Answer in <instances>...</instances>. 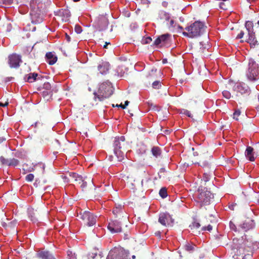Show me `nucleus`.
Wrapping results in <instances>:
<instances>
[{
  "instance_id": "28",
  "label": "nucleus",
  "mask_w": 259,
  "mask_h": 259,
  "mask_svg": "<svg viewBox=\"0 0 259 259\" xmlns=\"http://www.w3.org/2000/svg\"><path fill=\"white\" fill-rule=\"evenodd\" d=\"M19 164V161L16 158H12L9 159L8 166H16Z\"/></svg>"
},
{
  "instance_id": "45",
  "label": "nucleus",
  "mask_w": 259,
  "mask_h": 259,
  "mask_svg": "<svg viewBox=\"0 0 259 259\" xmlns=\"http://www.w3.org/2000/svg\"><path fill=\"white\" fill-rule=\"evenodd\" d=\"M212 229V226L210 225H208L207 227H203L201 229L202 231L207 230L210 231Z\"/></svg>"
},
{
  "instance_id": "42",
  "label": "nucleus",
  "mask_w": 259,
  "mask_h": 259,
  "mask_svg": "<svg viewBox=\"0 0 259 259\" xmlns=\"http://www.w3.org/2000/svg\"><path fill=\"white\" fill-rule=\"evenodd\" d=\"M240 115V111L239 110H236L233 113V118L238 120V116Z\"/></svg>"
},
{
  "instance_id": "53",
  "label": "nucleus",
  "mask_w": 259,
  "mask_h": 259,
  "mask_svg": "<svg viewBox=\"0 0 259 259\" xmlns=\"http://www.w3.org/2000/svg\"><path fill=\"white\" fill-rule=\"evenodd\" d=\"M152 41V39L150 37H148L146 39V43H150Z\"/></svg>"
},
{
  "instance_id": "38",
  "label": "nucleus",
  "mask_w": 259,
  "mask_h": 259,
  "mask_svg": "<svg viewBox=\"0 0 259 259\" xmlns=\"http://www.w3.org/2000/svg\"><path fill=\"white\" fill-rule=\"evenodd\" d=\"M222 94L224 97L227 99H229L231 97V94L228 91L224 90L223 91Z\"/></svg>"
},
{
  "instance_id": "2",
  "label": "nucleus",
  "mask_w": 259,
  "mask_h": 259,
  "mask_svg": "<svg viewBox=\"0 0 259 259\" xmlns=\"http://www.w3.org/2000/svg\"><path fill=\"white\" fill-rule=\"evenodd\" d=\"M187 32L184 31L182 34L185 36L190 38L201 36L205 31L206 26L200 21H195L189 26L185 28Z\"/></svg>"
},
{
  "instance_id": "54",
  "label": "nucleus",
  "mask_w": 259,
  "mask_h": 259,
  "mask_svg": "<svg viewBox=\"0 0 259 259\" xmlns=\"http://www.w3.org/2000/svg\"><path fill=\"white\" fill-rule=\"evenodd\" d=\"M255 151L256 154L259 155V144L256 146Z\"/></svg>"
},
{
  "instance_id": "27",
  "label": "nucleus",
  "mask_w": 259,
  "mask_h": 259,
  "mask_svg": "<svg viewBox=\"0 0 259 259\" xmlns=\"http://www.w3.org/2000/svg\"><path fill=\"white\" fill-rule=\"evenodd\" d=\"M27 212L29 217L32 221L35 222L37 220L36 216H35V213L34 210L32 208H28L27 209Z\"/></svg>"
},
{
  "instance_id": "55",
  "label": "nucleus",
  "mask_w": 259,
  "mask_h": 259,
  "mask_svg": "<svg viewBox=\"0 0 259 259\" xmlns=\"http://www.w3.org/2000/svg\"><path fill=\"white\" fill-rule=\"evenodd\" d=\"M174 23V20H172V19H170V22H169V25L170 26H171L172 27L173 26V24Z\"/></svg>"
},
{
  "instance_id": "29",
  "label": "nucleus",
  "mask_w": 259,
  "mask_h": 259,
  "mask_svg": "<svg viewBox=\"0 0 259 259\" xmlns=\"http://www.w3.org/2000/svg\"><path fill=\"white\" fill-rule=\"evenodd\" d=\"M112 212L115 215L116 218H118V215L122 212L121 206H119L118 207L113 208Z\"/></svg>"
},
{
  "instance_id": "43",
  "label": "nucleus",
  "mask_w": 259,
  "mask_h": 259,
  "mask_svg": "<svg viewBox=\"0 0 259 259\" xmlns=\"http://www.w3.org/2000/svg\"><path fill=\"white\" fill-rule=\"evenodd\" d=\"M75 31L77 33L79 34L82 32V28L79 25H76L74 28Z\"/></svg>"
},
{
  "instance_id": "33",
  "label": "nucleus",
  "mask_w": 259,
  "mask_h": 259,
  "mask_svg": "<svg viewBox=\"0 0 259 259\" xmlns=\"http://www.w3.org/2000/svg\"><path fill=\"white\" fill-rule=\"evenodd\" d=\"M159 194L162 198H165L167 196L166 189L165 188H162L160 190Z\"/></svg>"
},
{
  "instance_id": "60",
  "label": "nucleus",
  "mask_w": 259,
  "mask_h": 259,
  "mask_svg": "<svg viewBox=\"0 0 259 259\" xmlns=\"http://www.w3.org/2000/svg\"><path fill=\"white\" fill-rule=\"evenodd\" d=\"M155 235L157 236L160 237V232L159 231H158L155 233Z\"/></svg>"
},
{
  "instance_id": "17",
  "label": "nucleus",
  "mask_w": 259,
  "mask_h": 259,
  "mask_svg": "<svg viewBox=\"0 0 259 259\" xmlns=\"http://www.w3.org/2000/svg\"><path fill=\"white\" fill-rule=\"evenodd\" d=\"M254 153V149L252 147H247L245 152V155L249 161H253L255 160Z\"/></svg>"
},
{
  "instance_id": "59",
  "label": "nucleus",
  "mask_w": 259,
  "mask_h": 259,
  "mask_svg": "<svg viewBox=\"0 0 259 259\" xmlns=\"http://www.w3.org/2000/svg\"><path fill=\"white\" fill-rule=\"evenodd\" d=\"M66 38L68 41H70V37L69 35H68L67 34H66Z\"/></svg>"
},
{
  "instance_id": "5",
  "label": "nucleus",
  "mask_w": 259,
  "mask_h": 259,
  "mask_svg": "<svg viewBox=\"0 0 259 259\" xmlns=\"http://www.w3.org/2000/svg\"><path fill=\"white\" fill-rule=\"evenodd\" d=\"M113 93V89L110 83H103L99 88L98 93H94L95 98H98L100 101L110 97Z\"/></svg>"
},
{
  "instance_id": "37",
  "label": "nucleus",
  "mask_w": 259,
  "mask_h": 259,
  "mask_svg": "<svg viewBox=\"0 0 259 259\" xmlns=\"http://www.w3.org/2000/svg\"><path fill=\"white\" fill-rule=\"evenodd\" d=\"M34 169L39 167L41 169V171H43L45 169V164L41 162L38 163L34 165Z\"/></svg>"
},
{
  "instance_id": "3",
  "label": "nucleus",
  "mask_w": 259,
  "mask_h": 259,
  "mask_svg": "<svg viewBox=\"0 0 259 259\" xmlns=\"http://www.w3.org/2000/svg\"><path fill=\"white\" fill-rule=\"evenodd\" d=\"M213 198L212 193L207 191L206 188L200 187L198 189V192L195 197V201L198 203L200 207L209 204L210 200Z\"/></svg>"
},
{
  "instance_id": "16",
  "label": "nucleus",
  "mask_w": 259,
  "mask_h": 259,
  "mask_svg": "<svg viewBox=\"0 0 259 259\" xmlns=\"http://www.w3.org/2000/svg\"><path fill=\"white\" fill-rule=\"evenodd\" d=\"M110 67V64L108 62L102 61L98 66V69L102 74H106Z\"/></svg>"
},
{
  "instance_id": "8",
  "label": "nucleus",
  "mask_w": 259,
  "mask_h": 259,
  "mask_svg": "<svg viewBox=\"0 0 259 259\" xmlns=\"http://www.w3.org/2000/svg\"><path fill=\"white\" fill-rule=\"evenodd\" d=\"M258 64L253 60L249 61L248 72L247 73L248 79L251 81L256 80L258 78Z\"/></svg>"
},
{
  "instance_id": "6",
  "label": "nucleus",
  "mask_w": 259,
  "mask_h": 259,
  "mask_svg": "<svg viewBox=\"0 0 259 259\" xmlns=\"http://www.w3.org/2000/svg\"><path fill=\"white\" fill-rule=\"evenodd\" d=\"M78 217L82 222L84 226L91 227L95 225L97 217L89 211H81L78 214Z\"/></svg>"
},
{
  "instance_id": "32",
  "label": "nucleus",
  "mask_w": 259,
  "mask_h": 259,
  "mask_svg": "<svg viewBox=\"0 0 259 259\" xmlns=\"http://www.w3.org/2000/svg\"><path fill=\"white\" fill-rule=\"evenodd\" d=\"M194 246L193 244L187 243L185 245V249L189 252H192L194 250Z\"/></svg>"
},
{
  "instance_id": "1",
  "label": "nucleus",
  "mask_w": 259,
  "mask_h": 259,
  "mask_svg": "<svg viewBox=\"0 0 259 259\" xmlns=\"http://www.w3.org/2000/svg\"><path fill=\"white\" fill-rule=\"evenodd\" d=\"M248 241L243 238H234L233 240L231 254L234 259H238V256L243 254L245 251H249L250 247L247 244Z\"/></svg>"
},
{
  "instance_id": "41",
  "label": "nucleus",
  "mask_w": 259,
  "mask_h": 259,
  "mask_svg": "<svg viewBox=\"0 0 259 259\" xmlns=\"http://www.w3.org/2000/svg\"><path fill=\"white\" fill-rule=\"evenodd\" d=\"M34 179V176L33 174H30L27 175L25 177V180L27 182H32Z\"/></svg>"
},
{
  "instance_id": "11",
  "label": "nucleus",
  "mask_w": 259,
  "mask_h": 259,
  "mask_svg": "<svg viewBox=\"0 0 259 259\" xmlns=\"http://www.w3.org/2000/svg\"><path fill=\"white\" fill-rule=\"evenodd\" d=\"M108 229L112 233H119L121 231V223L115 220L111 221L107 226Z\"/></svg>"
},
{
  "instance_id": "22",
  "label": "nucleus",
  "mask_w": 259,
  "mask_h": 259,
  "mask_svg": "<svg viewBox=\"0 0 259 259\" xmlns=\"http://www.w3.org/2000/svg\"><path fill=\"white\" fill-rule=\"evenodd\" d=\"M38 76V74L36 73H30L28 74H27L24 77V79L25 81L28 82H33L34 81L37 80V77Z\"/></svg>"
},
{
  "instance_id": "36",
  "label": "nucleus",
  "mask_w": 259,
  "mask_h": 259,
  "mask_svg": "<svg viewBox=\"0 0 259 259\" xmlns=\"http://www.w3.org/2000/svg\"><path fill=\"white\" fill-rule=\"evenodd\" d=\"M51 85L49 82H45L43 85V89L45 90L48 91V93H50V91H51Z\"/></svg>"
},
{
  "instance_id": "46",
  "label": "nucleus",
  "mask_w": 259,
  "mask_h": 259,
  "mask_svg": "<svg viewBox=\"0 0 259 259\" xmlns=\"http://www.w3.org/2000/svg\"><path fill=\"white\" fill-rule=\"evenodd\" d=\"M220 8L223 10H227V7L224 3H221L220 4Z\"/></svg>"
},
{
  "instance_id": "14",
  "label": "nucleus",
  "mask_w": 259,
  "mask_h": 259,
  "mask_svg": "<svg viewBox=\"0 0 259 259\" xmlns=\"http://www.w3.org/2000/svg\"><path fill=\"white\" fill-rule=\"evenodd\" d=\"M207 42L203 43V42H199L196 44L193 48L194 52L195 54H203L206 49H207V47L209 46L207 44Z\"/></svg>"
},
{
  "instance_id": "58",
  "label": "nucleus",
  "mask_w": 259,
  "mask_h": 259,
  "mask_svg": "<svg viewBox=\"0 0 259 259\" xmlns=\"http://www.w3.org/2000/svg\"><path fill=\"white\" fill-rule=\"evenodd\" d=\"M128 104H129V102H128V101H126L125 102V103H124V105H124V108H126V107L128 105Z\"/></svg>"
},
{
  "instance_id": "51",
  "label": "nucleus",
  "mask_w": 259,
  "mask_h": 259,
  "mask_svg": "<svg viewBox=\"0 0 259 259\" xmlns=\"http://www.w3.org/2000/svg\"><path fill=\"white\" fill-rule=\"evenodd\" d=\"M3 1H4V3L5 4H8V5L11 4L13 2V0H3Z\"/></svg>"
},
{
  "instance_id": "20",
  "label": "nucleus",
  "mask_w": 259,
  "mask_h": 259,
  "mask_svg": "<svg viewBox=\"0 0 259 259\" xmlns=\"http://www.w3.org/2000/svg\"><path fill=\"white\" fill-rule=\"evenodd\" d=\"M68 179L69 181L73 182H78L79 184L80 183V181H82V177L74 172H70Z\"/></svg>"
},
{
  "instance_id": "21",
  "label": "nucleus",
  "mask_w": 259,
  "mask_h": 259,
  "mask_svg": "<svg viewBox=\"0 0 259 259\" xmlns=\"http://www.w3.org/2000/svg\"><path fill=\"white\" fill-rule=\"evenodd\" d=\"M48 63L50 65L54 64L57 61V57L55 56L52 52H48L46 55Z\"/></svg>"
},
{
  "instance_id": "30",
  "label": "nucleus",
  "mask_w": 259,
  "mask_h": 259,
  "mask_svg": "<svg viewBox=\"0 0 259 259\" xmlns=\"http://www.w3.org/2000/svg\"><path fill=\"white\" fill-rule=\"evenodd\" d=\"M245 27L248 32H252L253 31V25L252 21H248L245 23Z\"/></svg>"
},
{
  "instance_id": "49",
  "label": "nucleus",
  "mask_w": 259,
  "mask_h": 259,
  "mask_svg": "<svg viewBox=\"0 0 259 259\" xmlns=\"http://www.w3.org/2000/svg\"><path fill=\"white\" fill-rule=\"evenodd\" d=\"M8 105H9V102L8 100L6 101L5 103L0 102V106H1V107H6Z\"/></svg>"
},
{
  "instance_id": "57",
  "label": "nucleus",
  "mask_w": 259,
  "mask_h": 259,
  "mask_svg": "<svg viewBox=\"0 0 259 259\" xmlns=\"http://www.w3.org/2000/svg\"><path fill=\"white\" fill-rule=\"evenodd\" d=\"M116 107H120L122 108V109H125L124 105H122V104H120V105L117 104L116 105Z\"/></svg>"
},
{
  "instance_id": "48",
  "label": "nucleus",
  "mask_w": 259,
  "mask_h": 259,
  "mask_svg": "<svg viewBox=\"0 0 259 259\" xmlns=\"http://www.w3.org/2000/svg\"><path fill=\"white\" fill-rule=\"evenodd\" d=\"M183 114L186 115L187 116H188V117H192V115H191V113L189 111L187 110H184L183 112H182Z\"/></svg>"
},
{
  "instance_id": "26",
  "label": "nucleus",
  "mask_w": 259,
  "mask_h": 259,
  "mask_svg": "<svg viewBox=\"0 0 259 259\" xmlns=\"http://www.w3.org/2000/svg\"><path fill=\"white\" fill-rule=\"evenodd\" d=\"M152 155L156 158L160 157L161 155L160 148L157 146L153 147L151 149Z\"/></svg>"
},
{
  "instance_id": "50",
  "label": "nucleus",
  "mask_w": 259,
  "mask_h": 259,
  "mask_svg": "<svg viewBox=\"0 0 259 259\" xmlns=\"http://www.w3.org/2000/svg\"><path fill=\"white\" fill-rule=\"evenodd\" d=\"M244 32L243 31H241L237 35V38H241L243 37Z\"/></svg>"
},
{
  "instance_id": "12",
  "label": "nucleus",
  "mask_w": 259,
  "mask_h": 259,
  "mask_svg": "<svg viewBox=\"0 0 259 259\" xmlns=\"http://www.w3.org/2000/svg\"><path fill=\"white\" fill-rule=\"evenodd\" d=\"M158 222L163 226H167L173 223L174 220L168 213H163L160 214Z\"/></svg>"
},
{
  "instance_id": "64",
  "label": "nucleus",
  "mask_w": 259,
  "mask_h": 259,
  "mask_svg": "<svg viewBox=\"0 0 259 259\" xmlns=\"http://www.w3.org/2000/svg\"><path fill=\"white\" fill-rule=\"evenodd\" d=\"M68 259H76L75 257H69Z\"/></svg>"
},
{
  "instance_id": "7",
  "label": "nucleus",
  "mask_w": 259,
  "mask_h": 259,
  "mask_svg": "<svg viewBox=\"0 0 259 259\" xmlns=\"http://www.w3.org/2000/svg\"><path fill=\"white\" fill-rule=\"evenodd\" d=\"M126 145L127 143L125 142L124 136L115 138L113 147L114 152L116 156H122V150H125L126 149Z\"/></svg>"
},
{
  "instance_id": "23",
  "label": "nucleus",
  "mask_w": 259,
  "mask_h": 259,
  "mask_svg": "<svg viewBox=\"0 0 259 259\" xmlns=\"http://www.w3.org/2000/svg\"><path fill=\"white\" fill-rule=\"evenodd\" d=\"M157 70L155 68H152L147 73L146 77L149 79H154L157 77Z\"/></svg>"
},
{
  "instance_id": "15",
  "label": "nucleus",
  "mask_w": 259,
  "mask_h": 259,
  "mask_svg": "<svg viewBox=\"0 0 259 259\" xmlns=\"http://www.w3.org/2000/svg\"><path fill=\"white\" fill-rule=\"evenodd\" d=\"M254 226V223L253 220L247 219L240 225V227L244 231H247L252 229Z\"/></svg>"
},
{
  "instance_id": "47",
  "label": "nucleus",
  "mask_w": 259,
  "mask_h": 259,
  "mask_svg": "<svg viewBox=\"0 0 259 259\" xmlns=\"http://www.w3.org/2000/svg\"><path fill=\"white\" fill-rule=\"evenodd\" d=\"M230 227L232 230H234L235 231H236V227L235 225V224L232 222H230Z\"/></svg>"
},
{
  "instance_id": "31",
  "label": "nucleus",
  "mask_w": 259,
  "mask_h": 259,
  "mask_svg": "<svg viewBox=\"0 0 259 259\" xmlns=\"http://www.w3.org/2000/svg\"><path fill=\"white\" fill-rule=\"evenodd\" d=\"M200 226L201 225L199 223L195 221L191 225H190L189 227L191 230L197 229L200 228Z\"/></svg>"
},
{
  "instance_id": "62",
  "label": "nucleus",
  "mask_w": 259,
  "mask_h": 259,
  "mask_svg": "<svg viewBox=\"0 0 259 259\" xmlns=\"http://www.w3.org/2000/svg\"><path fill=\"white\" fill-rule=\"evenodd\" d=\"M165 19L167 20V21H168L169 19V16H167L166 14H165Z\"/></svg>"
},
{
  "instance_id": "24",
  "label": "nucleus",
  "mask_w": 259,
  "mask_h": 259,
  "mask_svg": "<svg viewBox=\"0 0 259 259\" xmlns=\"http://www.w3.org/2000/svg\"><path fill=\"white\" fill-rule=\"evenodd\" d=\"M106 259H126L125 258V255L124 254V253L121 252L120 253H119L118 254H116V255L111 254V253H110V254L107 256Z\"/></svg>"
},
{
  "instance_id": "61",
  "label": "nucleus",
  "mask_w": 259,
  "mask_h": 259,
  "mask_svg": "<svg viewBox=\"0 0 259 259\" xmlns=\"http://www.w3.org/2000/svg\"><path fill=\"white\" fill-rule=\"evenodd\" d=\"M110 42H105V44L104 45V48H107V46L108 44H109Z\"/></svg>"
},
{
  "instance_id": "44",
  "label": "nucleus",
  "mask_w": 259,
  "mask_h": 259,
  "mask_svg": "<svg viewBox=\"0 0 259 259\" xmlns=\"http://www.w3.org/2000/svg\"><path fill=\"white\" fill-rule=\"evenodd\" d=\"M42 95L44 96V97H46L47 96H50L52 95V91H50V92L49 93H48V91L45 90L43 91L42 92Z\"/></svg>"
},
{
  "instance_id": "34",
  "label": "nucleus",
  "mask_w": 259,
  "mask_h": 259,
  "mask_svg": "<svg viewBox=\"0 0 259 259\" xmlns=\"http://www.w3.org/2000/svg\"><path fill=\"white\" fill-rule=\"evenodd\" d=\"M152 88L154 89H159L161 87V83L160 81L156 80L152 83Z\"/></svg>"
},
{
  "instance_id": "39",
  "label": "nucleus",
  "mask_w": 259,
  "mask_h": 259,
  "mask_svg": "<svg viewBox=\"0 0 259 259\" xmlns=\"http://www.w3.org/2000/svg\"><path fill=\"white\" fill-rule=\"evenodd\" d=\"M166 172V170L164 168H160L159 172H158V176L160 179L162 178H164L165 176V172Z\"/></svg>"
},
{
  "instance_id": "63",
  "label": "nucleus",
  "mask_w": 259,
  "mask_h": 259,
  "mask_svg": "<svg viewBox=\"0 0 259 259\" xmlns=\"http://www.w3.org/2000/svg\"><path fill=\"white\" fill-rule=\"evenodd\" d=\"M249 3L254 2L255 0H246Z\"/></svg>"
},
{
  "instance_id": "18",
  "label": "nucleus",
  "mask_w": 259,
  "mask_h": 259,
  "mask_svg": "<svg viewBox=\"0 0 259 259\" xmlns=\"http://www.w3.org/2000/svg\"><path fill=\"white\" fill-rule=\"evenodd\" d=\"M40 259H56L53 254L49 251H41L37 253Z\"/></svg>"
},
{
  "instance_id": "40",
  "label": "nucleus",
  "mask_w": 259,
  "mask_h": 259,
  "mask_svg": "<svg viewBox=\"0 0 259 259\" xmlns=\"http://www.w3.org/2000/svg\"><path fill=\"white\" fill-rule=\"evenodd\" d=\"M210 179V175L206 173V172H205L203 174V180L204 181V182L205 183L208 182Z\"/></svg>"
},
{
  "instance_id": "13",
  "label": "nucleus",
  "mask_w": 259,
  "mask_h": 259,
  "mask_svg": "<svg viewBox=\"0 0 259 259\" xmlns=\"http://www.w3.org/2000/svg\"><path fill=\"white\" fill-rule=\"evenodd\" d=\"M88 181L82 180V181H80L81 188L82 190L85 192H88L92 190H95V185L93 182V179L91 178L88 179Z\"/></svg>"
},
{
  "instance_id": "9",
  "label": "nucleus",
  "mask_w": 259,
  "mask_h": 259,
  "mask_svg": "<svg viewBox=\"0 0 259 259\" xmlns=\"http://www.w3.org/2000/svg\"><path fill=\"white\" fill-rule=\"evenodd\" d=\"M171 37L169 34L166 33L158 36L154 41L156 46L160 45V47H168L170 46Z\"/></svg>"
},
{
  "instance_id": "52",
  "label": "nucleus",
  "mask_w": 259,
  "mask_h": 259,
  "mask_svg": "<svg viewBox=\"0 0 259 259\" xmlns=\"http://www.w3.org/2000/svg\"><path fill=\"white\" fill-rule=\"evenodd\" d=\"M242 259H252V256L249 254L245 255Z\"/></svg>"
},
{
  "instance_id": "19",
  "label": "nucleus",
  "mask_w": 259,
  "mask_h": 259,
  "mask_svg": "<svg viewBox=\"0 0 259 259\" xmlns=\"http://www.w3.org/2000/svg\"><path fill=\"white\" fill-rule=\"evenodd\" d=\"M60 16L62 17V20L64 22L69 21L71 14L68 9H62L59 11Z\"/></svg>"
},
{
  "instance_id": "4",
  "label": "nucleus",
  "mask_w": 259,
  "mask_h": 259,
  "mask_svg": "<svg viewBox=\"0 0 259 259\" xmlns=\"http://www.w3.org/2000/svg\"><path fill=\"white\" fill-rule=\"evenodd\" d=\"M234 91L237 92L235 99L239 101H243L245 98L248 97L250 94V90L245 83H237L233 87Z\"/></svg>"
},
{
  "instance_id": "35",
  "label": "nucleus",
  "mask_w": 259,
  "mask_h": 259,
  "mask_svg": "<svg viewBox=\"0 0 259 259\" xmlns=\"http://www.w3.org/2000/svg\"><path fill=\"white\" fill-rule=\"evenodd\" d=\"M0 161L3 165L8 166L9 159L5 158L4 156L0 157Z\"/></svg>"
},
{
  "instance_id": "56",
  "label": "nucleus",
  "mask_w": 259,
  "mask_h": 259,
  "mask_svg": "<svg viewBox=\"0 0 259 259\" xmlns=\"http://www.w3.org/2000/svg\"><path fill=\"white\" fill-rule=\"evenodd\" d=\"M37 80H41L42 78H44V77L41 75L38 74V76L37 77Z\"/></svg>"
},
{
  "instance_id": "10",
  "label": "nucleus",
  "mask_w": 259,
  "mask_h": 259,
  "mask_svg": "<svg viewBox=\"0 0 259 259\" xmlns=\"http://www.w3.org/2000/svg\"><path fill=\"white\" fill-rule=\"evenodd\" d=\"M21 56L16 53H13L8 56V64L11 68H18L21 63Z\"/></svg>"
},
{
  "instance_id": "25",
  "label": "nucleus",
  "mask_w": 259,
  "mask_h": 259,
  "mask_svg": "<svg viewBox=\"0 0 259 259\" xmlns=\"http://www.w3.org/2000/svg\"><path fill=\"white\" fill-rule=\"evenodd\" d=\"M249 37L247 42L250 45H255L257 41L255 38L254 32L253 31L252 32H248Z\"/></svg>"
}]
</instances>
